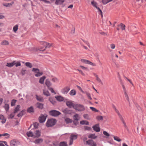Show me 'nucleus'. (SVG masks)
<instances>
[{"label": "nucleus", "mask_w": 146, "mask_h": 146, "mask_svg": "<svg viewBox=\"0 0 146 146\" xmlns=\"http://www.w3.org/2000/svg\"><path fill=\"white\" fill-rule=\"evenodd\" d=\"M4 108H5L7 111H8L9 108V105L7 104H5L4 106Z\"/></svg>", "instance_id": "nucleus-38"}, {"label": "nucleus", "mask_w": 146, "mask_h": 146, "mask_svg": "<svg viewBox=\"0 0 146 146\" xmlns=\"http://www.w3.org/2000/svg\"><path fill=\"white\" fill-rule=\"evenodd\" d=\"M49 113L51 115L54 116H57L61 114L60 112L55 110L50 111Z\"/></svg>", "instance_id": "nucleus-9"}, {"label": "nucleus", "mask_w": 146, "mask_h": 146, "mask_svg": "<svg viewBox=\"0 0 146 146\" xmlns=\"http://www.w3.org/2000/svg\"><path fill=\"white\" fill-rule=\"evenodd\" d=\"M87 139L86 137H84L83 138V141L85 144L90 145V146H96V143L93 141L90 140L87 141Z\"/></svg>", "instance_id": "nucleus-1"}, {"label": "nucleus", "mask_w": 146, "mask_h": 146, "mask_svg": "<svg viewBox=\"0 0 146 146\" xmlns=\"http://www.w3.org/2000/svg\"><path fill=\"white\" fill-rule=\"evenodd\" d=\"M113 138L115 140L117 141L120 142L121 141V139H120L118 137L114 136Z\"/></svg>", "instance_id": "nucleus-41"}, {"label": "nucleus", "mask_w": 146, "mask_h": 146, "mask_svg": "<svg viewBox=\"0 0 146 146\" xmlns=\"http://www.w3.org/2000/svg\"><path fill=\"white\" fill-rule=\"evenodd\" d=\"M76 94V92L75 90H72L69 93V94L72 96L75 95Z\"/></svg>", "instance_id": "nucleus-31"}, {"label": "nucleus", "mask_w": 146, "mask_h": 146, "mask_svg": "<svg viewBox=\"0 0 146 146\" xmlns=\"http://www.w3.org/2000/svg\"><path fill=\"white\" fill-rule=\"evenodd\" d=\"M91 4L93 6L95 7L96 9L98 10L101 13H102V12L101 10L100 9L99 7H97V3L96 2L94 1H92L91 2Z\"/></svg>", "instance_id": "nucleus-14"}, {"label": "nucleus", "mask_w": 146, "mask_h": 146, "mask_svg": "<svg viewBox=\"0 0 146 146\" xmlns=\"http://www.w3.org/2000/svg\"><path fill=\"white\" fill-rule=\"evenodd\" d=\"M43 141V139L41 138H38L37 139H36L34 142L35 144H40L42 143Z\"/></svg>", "instance_id": "nucleus-16"}, {"label": "nucleus", "mask_w": 146, "mask_h": 146, "mask_svg": "<svg viewBox=\"0 0 146 146\" xmlns=\"http://www.w3.org/2000/svg\"><path fill=\"white\" fill-rule=\"evenodd\" d=\"M49 100L52 104H54L55 103V102L53 100L52 98L50 97Z\"/></svg>", "instance_id": "nucleus-51"}, {"label": "nucleus", "mask_w": 146, "mask_h": 146, "mask_svg": "<svg viewBox=\"0 0 146 146\" xmlns=\"http://www.w3.org/2000/svg\"><path fill=\"white\" fill-rule=\"evenodd\" d=\"M122 87L123 88V89L124 93V94L126 97V99L129 102V98L127 94V93L125 87L124 85H122Z\"/></svg>", "instance_id": "nucleus-13"}, {"label": "nucleus", "mask_w": 146, "mask_h": 146, "mask_svg": "<svg viewBox=\"0 0 146 146\" xmlns=\"http://www.w3.org/2000/svg\"><path fill=\"white\" fill-rule=\"evenodd\" d=\"M36 106L38 108L41 109H42L43 107V104L39 103H37Z\"/></svg>", "instance_id": "nucleus-30"}, {"label": "nucleus", "mask_w": 146, "mask_h": 146, "mask_svg": "<svg viewBox=\"0 0 146 146\" xmlns=\"http://www.w3.org/2000/svg\"><path fill=\"white\" fill-rule=\"evenodd\" d=\"M38 123L36 122L35 123H34V126L35 128H36L38 126Z\"/></svg>", "instance_id": "nucleus-60"}, {"label": "nucleus", "mask_w": 146, "mask_h": 146, "mask_svg": "<svg viewBox=\"0 0 146 146\" xmlns=\"http://www.w3.org/2000/svg\"><path fill=\"white\" fill-rule=\"evenodd\" d=\"M43 94L45 96H50V94L48 90H43Z\"/></svg>", "instance_id": "nucleus-36"}, {"label": "nucleus", "mask_w": 146, "mask_h": 146, "mask_svg": "<svg viewBox=\"0 0 146 146\" xmlns=\"http://www.w3.org/2000/svg\"><path fill=\"white\" fill-rule=\"evenodd\" d=\"M94 130L96 132H99L100 131V128L98 124H96L92 127Z\"/></svg>", "instance_id": "nucleus-12"}, {"label": "nucleus", "mask_w": 146, "mask_h": 146, "mask_svg": "<svg viewBox=\"0 0 146 146\" xmlns=\"http://www.w3.org/2000/svg\"><path fill=\"white\" fill-rule=\"evenodd\" d=\"M51 46V44H50L49 43L47 42V44H46V46H45V48H46L47 47L50 48Z\"/></svg>", "instance_id": "nucleus-63"}, {"label": "nucleus", "mask_w": 146, "mask_h": 146, "mask_svg": "<svg viewBox=\"0 0 146 146\" xmlns=\"http://www.w3.org/2000/svg\"><path fill=\"white\" fill-rule=\"evenodd\" d=\"M56 122L55 119H49L46 123V126L48 127H52L54 125Z\"/></svg>", "instance_id": "nucleus-3"}, {"label": "nucleus", "mask_w": 146, "mask_h": 146, "mask_svg": "<svg viewBox=\"0 0 146 146\" xmlns=\"http://www.w3.org/2000/svg\"><path fill=\"white\" fill-rule=\"evenodd\" d=\"M15 64V61H14L13 62L11 63H7L6 66L9 67H11L14 65Z\"/></svg>", "instance_id": "nucleus-25"}, {"label": "nucleus", "mask_w": 146, "mask_h": 146, "mask_svg": "<svg viewBox=\"0 0 146 146\" xmlns=\"http://www.w3.org/2000/svg\"><path fill=\"white\" fill-rule=\"evenodd\" d=\"M74 119L75 120L78 121L79 120L80 118L79 114H76L73 116Z\"/></svg>", "instance_id": "nucleus-21"}, {"label": "nucleus", "mask_w": 146, "mask_h": 146, "mask_svg": "<svg viewBox=\"0 0 146 146\" xmlns=\"http://www.w3.org/2000/svg\"><path fill=\"white\" fill-rule=\"evenodd\" d=\"M55 98L56 100L59 101L61 102L63 101L64 98L63 97L61 96H55Z\"/></svg>", "instance_id": "nucleus-18"}, {"label": "nucleus", "mask_w": 146, "mask_h": 146, "mask_svg": "<svg viewBox=\"0 0 146 146\" xmlns=\"http://www.w3.org/2000/svg\"><path fill=\"white\" fill-rule=\"evenodd\" d=\"M73 108L78 111H84L85 110L84 106L81 104H76L73 106Z\"/></svg>", "instance_id": "nucleus-2"}, {"label": "nucleus", "mask_w": 146, "mask_h": 146, "mask_svg": "<svg viewBox=\"0 0 146 146\" xmlns=\"http://www.w3.org/2000/svg\"><path fill=\"white\" fill-rule=\"evenodd\" d=\"M41 132L39 130H36L34 134V138L39 137L40 136Z\"/></svg>", "instance_id": "nucleus-11"}, {"label": "nucleus", "mask_w": 146, "mask_h": 146, "mask_svg": "<svg viewBox=\"0 0 146 146\" xmlns=\"http://www.w3.org/2000/svg\"><path fill=\"white\" fill-rule=\"evenodd\" d=\"M15 66L16 67H17L18 66H20L21 65V64L20 62H15Z\"/></svg>", "instance_id": "nucleus-58"}, {"label": "nucleus", "mask_w": 146, "mask_h": 146, "mask_svg": "<svg viewBox=\"0 0 146 146\" xmlns=\"http://www.w3.org/2000/svg\"><path fill=\"white\" fill-rule=\"evenodd\" d=\"M78 135L74 134L73 133L71 134L70 137V140L69 143V145H71L73 143V141L74 140L76 139L77 138Z\"/></svg>", "instance_id": "nucleus-6"}, {"label": "nucleus", "mask_w": 146, "mask_h": 146, "mask_svg": "<svg viewBox=\"0 0 146 146\" xmlns=\"http://www.w3.org/2000/svg\"><path fill=\"white\" fill-rule=\"evenodd\" d=\"M65 121L66 123H72V121L71 119L69 118H66L65 119Z\"/></svg>", "instance_id": "nucleus-32"}, {"label": "nucleus", "mask_w": 146, "mask_h": 146, "mask_svg": "<svg viewBox=\"0 0 146 146\" xmlns=\"http://www.w3.org/2000/svg\"><path fill=\"white\" fill-rule=\"evenodd\" d=\"M27 111L29 113L33 112L34 111V108L32 106H31V107L29 108L28 109Z\"/></svg>", "instance_id": "nucleus-35"}, {"label": "nucleus", "mask_w": 146, "mask_h": 146, "mask_svg": "<svg viewBox=\"0 0 146 146\" xmlns=\"http://www.w3.org/2000/svg\"><path fill=\"white\" fill-rule=\"evenodd\" d=\"M77 70L79 72V73L81 74L83 76H85V74L83 73L82 71L80 70L79 69H77Z\"/></svg>", "instance_id": "nucleus-49"}, {"label": "nucleus", "mask_w": 146, "mask_h": 146, "mask_svg": "<svg viewBox=\"0 0 146 146\" xmlns=\"http://www.w3.org/2000/svg\"><path fill=\"white\" fill-rule=\"evenodd\" d=\"M37 50H39L40 51H44L45 50V48H44V47L42 46H39L37 49Z\"/></svg>", "instance_id": "nucleus-45"}, {"label": "nucleus", "mask_w": 146, "mask_h": 146, "mask_svg": "<svg viewBox=\"0 0 146 146\" xmlns=\"http://www.w3.org/2000/svg\"><path fill=\"white\" fill-rule=\"evenodd\" d=\"M86 94L89 99L90 100H92V99L91 96L90 94L88 92H86Z\"/></svg>", "instance_id": "nucleus-46"}, {"label": "nucleus", "mask_w": 146, "mask_h": 146, "mask_svg": "<svg viewBox=\"0 0 146 146\" xmlns=\"http://www.w3.org/2000/svg\"><path fill=\"white\" fill-rule=\"evenodd\" d=\"M113 109H114V110H115V112L117 114H118V115L119 118L120 119V120H121V121L122 122V123L123 124L124 126L125 127H126L127 126H126V123H125V121H124V120L123 118V117L119 113V111L115 107V106H113Z\"/></svg>", "instance_id": "nucleus-5"}, {"label": "nucleus", "mask_w": 146, "mask_h": 146, "mask_svg": "<svg viewBox=\"0 0 146 146\" xmlns=\"http://www.w3.org/2000/svg\"><path fill=\"white\" fill-rule=\"evenodd\" d=\"M98 120H103V117L102 116H98L96 117Z\"/></svg>", "instance_id": "nucleus-48"}, {"label": "nucleus", "mask_w": 146, "mask_h": 146, "mask_svg": "<svg viewBox=\"0 0 146 146\" xmlns=\"http://www.w3.org/2000/svg\"><path fill=\"white\" fill-rule=\"evenodd\" d=\"M23 111H21L17 115V116L18 117H21L23 115Z\"/></svg>", "instance_id": "nucleus-53"}, {"label": "nucleus", "mask_w": 146, "mask_h": 146, "mask_svg": "<svg viewBox=\"0 0 146 146\" xmlns=\"http://www.w3.org/2000/svg\"><path fill=\"white\" fill-rule=\"evenodd\" d=\"M94 75L96 77V80L99 82H102L101 80L98 77V76L96 74H94Z\"/></svg>", "instance_id": "nucleus-43"}, {"label": "nucleus", "mask_w": 146, "mask_h": 146, "mask_svg": "<svg viewBox=\"0 0 146 146\" xmlns=\"http://www.w3.org/2000/svg\"><path fill=\"white\" fill-rule=\"evenodd\" d=\"M26 70H25L22 69L21 71V74L23 75H24L25 74Z\"/></svg>", "instance_id": "nucleus-59"}, {"label": "nucleus", "mask_w": 146, "mask_h": 146, "mask_svg": "<svg viewBox=\"0 0 146 146\" xmlns=\"http://www.w3.org/2000/svg\"><path fill=\"white\" fill-rule=\"evenodd\" d=\"M36 99L39 101H42L43 100V98L40 96H38L37 95H36Z\"/></svg>", "instance_id": "nucleus-39"}, {"label": "nucleus", "mask_w": 146, "mask_h": 146, "mask_svg": "<svg viewBox=\"0 0 146 146\" xmlns=\"http://www.w3.org/2000/svg\"><path fill=\"white\" fill-rule=\"evenodd\" d=\"M17 100H15L13 99L11 103V106H13L15 105L16 103Z\"/></svg>", "instance_id": "nucleus-42"}, {"label": "nucleus", "mask_w": 146, "mask_h": 146, "mask_svg": "<svg viewBox=\"0 0 146 146\" xmlns=\"http://www.w3.org/2000/svg\"><path fill=\"white\" fill-rule=\"evenodd\" d=\"M63 112L64 113H70V112L68 111V109H66L64 110L63 111Z\"/></svg>", "instance_id": "nucleus-62"}, {"label": "nucleus", "mask_w": 146, "mask_h": 146, "mask_svg": "<svg viewBox=\"0 0 146 146\" xmlns=\"http://www.w3.org/2000/svg\"><path fill=\"white\" fill-rule=\"evenodd\" d=\"M88 137L89 138L94 139L96 138L97 137L94 134H91L88 135Z\"/></svg>", "instance_id": "nucleus-27"}, {"label": "nucleus", "mask_w": 146, "mask_h": 146, "mask_svg": "<svg viewBox=\"0 0 146 146\" xmlns=\"http://www.w3.org/2000/svg\"><path fill=\"white\" fill-rule=\"evenodd\" d=\"M60 146H67V145L64 142H62L60 143Z\"/></svg>", "instance_id": "nucleus-56"}, {"label": "nucleus", "mask_w": 146, "mask_h": 146, "mask_svg": "<svg viewBox=\"0 0 146 146\" xmlns=\"http://www.w3.org/2000/svg\"><path fill=\"white\" fill-rule=\"evenodd\" d=\"M46 77L45 76H44L41 77L39 80V82L41 84H43L45 79Z\"/></svg>", "instance_id": "nucleus-26"}, {"label": "nucleus", "mask_w": 146, "mask_h": 146, "mask_svg": "<svg viewBox=\"0 0 146 146\" xmlns=\"http://www.w3.org/2000/svg\"><path fill=\"white\" fill-rule=\"evenodd\" d=\"M70 90V88L68 87H66L63 88L61 90V92L64 94H66Z\"/></svg>", "instance_id": "nucleus-10"}, {"label": "nucleus", "mask_w": 146, "mask_h": 146, "mask_svg": "<svg viewBox=\"0 0 146 146\" xmlns=\"http://www.w3.org/2000/svg\"><path fill=\"white\" fill-rule=\"evenodd\" d=\"M80 61L82 62L84 64H90L94 66H95L96 65L95 64L93 63L92 62L87 60L82 59Z\"/></svg>", "instance_id": "nucleus-8"}, {"label": "nucleus", "mask_w": 146, "mask_h": 146, "mask_svg": "<svg viewBox=\"0 0 146 146\" xmlns=\"http://www.w3.org/2000/svg\"><path fill=\"white\" fill-rule=\"evenodd\" d=\"M14 116L15 115L14 114V113H12L9 115V118L12 119L14 117Z\"/></svg>", "instance_id": "nucleus-55"}, {"label": "nucleus", "mask_w": 146, "mask_h": 146, "mask_svg": "<svg viewBox=\"0 0 146 146\" xmlns=\"http://www.w3.org/2000/svg\"><path fill=\"white\" fill-rule=\"evenodd\" d=\"M67 106L69 108H71L72 107L73 108V106L75 105V104H73L71 102L68 101L66 102Z\"/></svg>", "instance_id": "nucleus-17"}, {"label": "nucleus", "mask_w": 146, "mask_h": 146, "mask_svg": "<svg viewBox=\"0 0 146 146\" xmlns=\"http://www.w3.org/2000/svg\"><path fill=\"white\" fill-rule=\"evenodd\" d=\"M84 117L86 119H89V116L88 114H84L83 115Z\"/></svg>", "instance_id": "nucleus-57"}, {"label": "nucleus", "mask_w": 146, "mask_h": 146, "mask_svg": "<svg viewBox=\"0 0 146 146\" xmlns=\"http://www.w3.org/2000/svg\"><path fill=\"white\" fill-rule=\"evenodd\" d=\"M1 44L2 45H8L9 44V42L8 41L3 40L1 42Z\"/></svg>", "instance_id": "nucleus-29"}, {"label": "nucleus", "mask_w": 146, "mask_h": 146, "mask_svg": "<svg viewBox=\"0 0 146 146\" xmlns=\"http://www.w3.org/2000/svg\"><path fill=\"white\" fill-rule=\"evenodd\" d=\"M27 135L28 137H34V134L31 131L27 132Z\"/></svg>", "instance_id": "nucleus-22"}, {"label": "nucleus", "mask_w": 146, "mask_h": 146, "mask_svg": "<svg viewBox=\"0 0 146 146\" xmlns=\"http://www.w3.org/2000/svg\"><path fill=\"white\" fill-rule=\"evenodd\" d=\"M52 81L54 82H58V80L56 78H53L52 79Z\"/></svg>", "instance_id": "nucleus-47"}, {"label": "nucleus", "mask_w": 146, "mask_h": 146, "mask_svg": "<svg viewBox=\"0 0 146 146\" xmlns=\"http://www.w3.org/2000/svg\"><path fill=\"white\" fill-rule=\"evenodd\" d=\"M0 119L2 120L1 122L2 123H5L6 119V118L2 115H0Z\"/></svg>", "instance_id": "nucleus-15"}, {"label": "nucleus", "mask_w": 146, "mask_h": 146, "mask_svg": "<svg viewBox=\"0 0 146 146\" xmlns=\"http://www.w3.org/2000/svg\"><path fill=\"white\" fill-rule=\"evenodd\" d=\"M80 123L82 125L85 124L86 125H88L89 123V122L86 121L82 120L80 121Z\"/></svg>", "instance_id": "nucleus-33"}, {"label": "nucleus", "mask_w": 146, "mask_h": 146, "mask_svg": "<svg viewBox=\"0 0 146 146\" xmlns=\"http://www.w3.org/2000/svg\"><path fill=\"white\" fill-rule=\"evenodd\" d=\"M45 84L48 87V88L50 87L52 85L51 83L48 79L46 80V81L45 82Z\"/></svg>", "instance_id": "nucleus-23"}, {"label": "nucleus", "mask_w": 146, "mask_h": 146, "mask_svg": "<svg viewBox=\"0 0 146 146\" xmlns=\"http://www.w3.org/2000/svg\"><path fill=\"white\" fill-rule=\"evenodd\" d=\"M112 1V0H102V2L103 4H106Z\"/></svg>", "instance_id": "nucleus-40"}, {"label": "nucleus", "mask_w": 146, "mask_h": 146, "mask_svg": "<svg viewBox=\"0 0 146 146\" xmlns=\"http://www.w3.org/2000/svg\"><path fill=\"white\" fill-rule=\"evenodd\" d=\"M118 26H120L122 30H123L125 29V26L124 24L122 23H121L119 25H118Z\"/></svg>", "instance_id": "nucleus-44"}, {"label": "nucleus", "mask_w": 146, "mask_h": 146, "mask_svg": "<svg viewBox=\"0 0 146 146\" xmlns=\"http://www.w3.org/2000/svg\"><path fill=\"white\" fill-rule=\"evenodd\" d=\"M47 115L46 114H41L39 118V122L40 123H42L44 122L46 119V117H47Z\"/></svg>", "instance_id": "nucleus-7"}, {"label": "nucleus", "mask_w": 146, "mask_h": 146, "mask_svg": "<svg viewBox=\"0 0 146 146\" xmlns=\"http://www.w3.org/2000/svg\"><path fill=\"white\" fill-rule=\"evenodd\" d=\"M64 1V0H56L55 3L57 5H60L63 3Z\"/></svg>", "instance_id": "nucleus-19"}, {"label": "nucleus", "mask_w": 146, "mask_h": 146, "mask_svg": "<svg viewBox=\"0 0 146 146\" xmlns=\"http://www.w3.org/2000/svg\"><path fill=\"white\" fill-rule=\"evenodd\" d=\"M80 67L83 70H86V71H87V70H88V68H87L86 67H84L83 66L80 65Z\"/></svg>", "instance_id": "nucleus-50"}, {"label": "nucleus", "mask_w": 146, "mask_h": 146, "mask_svg": "<svg viewBox=\"0 0 146 146\" xmlns=\"http://www.w3.org/2000/svg\"><path fill=\"white\" fill-rule=\"evenodd\" d=\"M12 4L13 3H3V5L7 7H9L12 6Z\"/></svg>", "instance_id": "nucleus-20"}, {"label": "nucleus", "mask_w": 146, "mask_h": 146, "mask_svg": "<svg viewBox=\"0 0 146 146\" xmlns=\"http://www.w3.org/2000/svg\"><path fill=\"white\" fill-rule=\"evenodd\" d=\"M90 108L93 111L95 112H98V110H97L95 108L92 107H90Z\"/></svg>", "instance_id": "nucleus-52"}, {"label": "nucleus", "mask_w": 146, "mask_h": 146, "mask_svg": "<svg viewBox=\"0 0 146 146\" xmlns=\"http://www.w3.org/2000/svg\"><path fill=\"white\" fill-rule=\"evenodd\" d=\"M20 106L19 105H18L17 106V107L15 108L14 109V113H16L18 112V111H19L20 110Z\"/></svg>", "instance_id": "nucleus-24"}, {"label": "nucleus", "mask_w": 146, "mask_h": 146, "mask_svg": "<svg viewBox=\"0 0 146 146\" xmlns=\"http://www.w3.org/2000/svg\"><path fill=\"white\" fill-rule=\"evenodd\" d=\"M32 71L35 74V76L37 77H40L43 74L42 72L40 71V70L37 68H33Z\"/></svg>", "instance_id": "nucleus-4"}, {"label": "nucleus", "mask_w": 146, "mask_h": 146, "mask_svg": "<svg viewBox=\"0 0 146 146\" xmlns=\"http://www.w3.org/2000/svg\"><path fill=\"white\" fill-rule=\"evenodd\" d=\"M25 65L27 67L30 68H31L33 67L32 64L29 62H26L25 63Z\"/></svg>", "instance_id": "nucleus-34"}, {"label": "nucleus", "mask_w": 146, "mask_h": 146, "mask_svg": "<svg viewBox=\"0 0 146 146\" xmlns=\"http://www.w3.org/2000/svg\"><path fill=\"white\" fill-rule=\"evenodd\" d=\"M17 143V141L15 140H13L11 141V146H14L16 145Z\"/></svg>", "instance_id": "nucleus-28"}, {"label": "nucleus", "mask_w": 146, "mask_h": 146, "mask_svg": "<svg viewBox=\"0 0 146 146\" xmlns=\"http://www.w3.org/2000/svg\"><path fill=\"white\" fill-rule=\"evenodd\" d=\"M48 89L51 92L53 93H54V91L52 88L49 87L48 88Z\"/></svg>", "instance_id": "nucleus-64"}, {"label": "nucleus", "mask_w": 146, "mask_h": 146, "mask_svg": "<svg viewBox=\"0 0 146 146\" xmlns=\"http://www.w3.org/2000/svg\"><path fill=\"white\" fill-rule=\"evenodd\" d=\"M104 134L107 137H109L110 134L106 131H104L103 132Z\"/></svg>", "instance_id": "nucleus-54"}, {"label": "nucleus", "mask_w": 146, "mask_h": 146, "mask_svg": "<svg viewBox=\"0 0 146 146\" xmlns=\"http://www.w3.org/2000/svg\"><path fill=\"white\" fill-rule=\"evenodd\" d=\"M18 25H15L13 28V30L14 32L16 33L18 29Z\"/></svg>", "instance_id": "nucleus-37"}, {"label": "nucleus", "mask_w": 146, "mask_h": 146, "mask_svg": "<svg viewBox=\"0 0 146 146\" xmlns=\"http://www.w3.org/2000/svg\"><path fill=\"white\" fill-rule=\"evenodd\" d=\"M2 135L3 136H7V138H9V134L7 133H5L3 134H2Z\"/></svg>", "instance_id": "nucleus-61"}]
</instances>
